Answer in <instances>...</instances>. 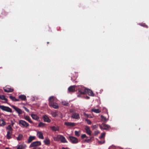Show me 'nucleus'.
Masks as SVG:
<instances>
[{
  "label": "nucleus",
  "mask_w": 149,
  "mask_h": 149,
  "mask_svg": "<svg viewBox=\"0 0 149 149\" xmlns=\"http://www.w3.org/2000/svg\"><path fill=\"white\" fill-rule=\"evenodd\" d=\"M78 90L77 96L79 97H81V95H84L86 93H87L90 96H94V94L91 90L87 89L84 87L79 88Z\"/></svg>",
  "instance_id": "1"
},
{
  "label": "nucleus",
  "mask_w": 149,
  "mask_h": 149,
  "mask_svg": "<svg viewBox=\"0 0 149 149\" xmlns=\"http://www.w3.org/2000/svg\"><path fill=\"white\" fill-rule=\"evenodd\" d=\"M0 109L3 111L10 113L12 112V110L11 109L8 107H6L3 105H0Z\"/></svg>",
  "instance_id": "2"
},
{
  "label": "nucleus",
  "mask_w": 149,
  "mask_h": 149,
  "mask_svg": "<svg viewBox=\"0 0 149 149\" xmlns=\"http://www.w3.org/2000/svg\"><path fill=\"white\" fill-rule=\"evenodd\" d=\"M68 140H70L73 144L77 143L78 142V140L77 138L73 136H69Z\"/></svg>",
  "instance_id": "3"
},
{
  "label": "nucleus",
  "mask_w": 149,
  "mask_h": 149,
  "mask_svg": "<svg viewBox=\"0 0 149 149\" xmlns=\"http://www.w3.org/2000/svg\"><path fill=\"white\" fill-rule=\"evenodd\" d=\"M41 145V143L40 141H36L32 143L30 145L29 147H37Z\"/></svg>",
  "instance_id": "4"
},
{
  "label": "nucleus",
  "mask_w": 149,
  "mask_h": 149,
  "mask_svg": "<svg viewBox=\"0 0 149 149\" xmlns=\"http://www.w3.org/2000/svg\"><path fill=\"white\" fill-rule=\"evenodd\" d=\"M11 106L17 113L19 115L22 114L24 112L21 109L16 107L14 105H12Z\"/></svg>",
  "instance_id": "5"
},
{
  "label": "nucleus",
  "mask_w": 149,
  "mask_h": 149,
  "mask_svg": "<svg viewBox=\"0 0 149 149\" xmlns=\"http://www.w3.org/2000/svg\"><path fill=\"white\" fill-rule=\"evenodd\" d=\"M100 128L101 129L107 130L110 127V126L108 125L105 124L104 123H102V124L99 125Z\"/></svg>",
  "instance_id": "6"
},
{
  "label": "nucleus",
  "mask_w": 149,
  "mask_h": 149,
  "mask_svg": "<svg viewBox=\"0 0 149 149\" xmlns=\"http://www.w3.org/2000/svg\"><path fill=\"white\" fill-rule=\"evenodd\" d=\"M19 123L21 124L24 127H27L29 126V124L24 120H19Z\"/></svg>",
  "instance_id": "7"
},
{
  "label": "nucleus",
  "mask_w": 149,
  "mask_h": 149,
  "mask_svg": "<svg viewBox=\"0 0 149 149\" xmlns=\"http://www.w3.org/2000/svg\"><path fill=\"white\" fill-rule=\"evenodd\" d=\"M71 117L74 119H79L80 118L78 113L74 112L72 113Z\"/></svg>",
  "instance_id": "8"
},
{
  "label": "nucleus",
  "mask_w": 149,
  "mask_h": 149,
  "mask_svg": "<svg viewBox=\"0 0 149 149\" xmlns=\"http://www.w3.org/2000/svg\"><path fill=\"white\" fill-rule=\"evenodd\" d=\"M42 118L44 121L45 122H47V123H50L51 122V120L49 118V117L46 115L43 116Z\"/></svg>",
  "instance_id": "9"
},
{
  "label": "nucleus",
  "mask_w": 149,
  "mask_h": 149,
  "mask_svg": "<svg viewBox=\"0 0 149 149\" xmlns=\"http://www.w3.org/2000/svg\"><path fill=\"white\" fill-rule=\"evenodd\" d=\"M76 86H72L69 87L68 88V90L70 92H74L76 91L75 87Z\"/></svg>",
  "instance_id": "10"
},
{
  "label": "nucleus",
  "mask_w": 149,
  "mask_h": 149,
  "mask_svg": "<svg viewBox=\"0 0 149 149\" xmlns=\"http://www.w3.org/2000/svg\"><path fill=\"white\" fill-rule=\"evenodd\" d=\"M49 105L50 107H52L53 108L55 109H58L59 108L58 104L55 102L52 103V105L49 104Z\"/></svg>",
  "instance_id": "11"
},
{
  "label": "nucleus",
  "mask_w": 149,
  "mask_h": 149,
  "mask_svg": "<svg viewBox=\"0 0 149 149\" xmlns=\"http://www.w3.org/2000/svg\"><path fill=\"white\" fill-rule=\"evenodd\" d=\"M64 125L68 126L74 127L75 124L74 123L65 122L64 123Z\"/></svg>",
  "instance_id": "12"
},
{
  "label": "nucleus",
  "mask_w": 149,
  "mask_h": 149,
  "mask_svg": "<svg viewBox=\"0 0 149 149\" xmlns=\"http://www.w3.org/2000/svg\"><path fill=\"white\" fill-rule=\"evenodd\" d=\"M4 91L6 92H12L14 90L13 88H10L6 87L5 88L3 89Z\"/></svg>",
  "instance_id": "13"
},
{
  "label": "nucleus",
  "mask_w": 149,
  "mask_h": 149,
  "mask_svg": "<svg viewBox=\"0 0 149 149\" xmlns=\"http://www.w3.org/2000/svg\"><path fill=\"white\" fill-rule=\"evenodd\" d=\"M13 132L7 131V134L6 135V138L9 139L12 138L11 136Z\"/></svg>",
  "instance_id": "14"
},
{
  "label": "nucleus",
  "mask_w": 149,
  "mask_h": 149,
  "mask_svg": "<svg viewBox=\"0 0 149 149\" xmlns=\"http://www.w3.org/2000/svg\"><path fill=\"white\" fill-rule=\"evenodd\" d=\"M19 98V100H20L22 101H25L26 99V96L23 95H20L18 96Z\"/></svg>",
  "instance_id": "15"
},
{
  "label": "nucleus",
  "mask_w": 149,
  "mask_h": 149,
  "mask_svg": "<svg viewBox=\"0 0 149 149\" xmlns=\"http://www.w3.org/2000/svg\"><path fill=\"white\" fill-rule=\"evenodd\" d=\"M0 99L3 100H4L5 101L4 102L5 103H6L8 104V100L6 98L5 96L4 95H0Z\"/></svg>",
  "instance_id": "16"
},
{
  "label": "nucleus",
  "mask_w": 149,
  "mask_h": 149,
  "mask_svg": "<svg viewBox=\"0 0 149 149\" xmlns=\"http://www.w3.org/2000/svg\"><path fill=\"white\" fill-rule=\"evenodd\" d=\"M85 129L86 131V133L89 135H91V131L90 130L89 127L88 126H86Z\"/></svg>",
  "instance_id": "17"
},
{
  "label": "nucleus",
  "mask_w": 149,
  "mask_h": 149,
  "mask_svg": "<svg viewBox=\"0 0 149 149\" xmlns=\"http://www.w3.org/2000/svg\"><path fill=\"white\" fill-rule=\"evenodd\" d=\"M38 137L41 139H43L44 138L42 133L41 132H38L37 133Z\"/></svg>",
  "instance_id": "18"
},
{
  "label": "nucleus",
  "mask_w": 149,
  "mask_h": 149,
  "mask_svg": "<svg viewBox=\"0 0 149 149\" xmlns=\"http://www.w3.org/2000/svg\"><path fill=\"white\" fill-rule=\"evenodd\" d=\"M60 140L62 143H65L67 142L65 137L62 135H61Z\"/></svg>",
  "instance_id": "19"
},
{
  "label": "nucleus",
  "mask_w": 149,
  "mask_h": 149,
  "mask_svg": "<svg viewBox=\"0 0 149 149\" xmlns=\"http://www.w3.org/2000/svg\"><path fill=\"white\" fill-rule=\"evenodd\" d=\"M54 97H50L49 99V104H50L51 105H52V103L54 102Z\"/></svg>",
  "instance_id": "20"
},
{
  "label": "nucleus",
  "mask_w": 149,
  "mask_h": 149,
  "mask_svg": "<svg viewBox=\"0 0 149 149\" xmlns=\"http://www.w3.org/2000/svg\"><path fill=\"white\" fill-rule=\"evenodd\" d=\"M36 137L35 136H29L28 139V142L29 143H30L33 140L35 139Z\"/></svg>",
  "instance_id": "21"
},
{
  "label": "nucleus",
  "mask_w": 149,
  "mask_h": 149,
  "mask_svg": "<svg viewBox=\"0 0 149 149\" xmlns=\"http://www.w3.org/2000/svg\"><path fill=\"white\" fill-rule=\"evenodd\" d=\"M9 97L12 101H14L15 102H16V101L19 102V101L20 100H19V99H17L15 98V97L12 96L11 95H10L9 96Z\"/></svg>",
  "instance_id": "22"
},
{
  "label": "nucleus",
  "mask_w": 149,
  "mask_h": 149,
  "mask_svg": "<svg viewBox=\"0 0 149 149\" xmlns=\"http://www.w3.org/2000/svg\"><path fill=\"white\" fill-rule=\"evenodd\" d=\"M26 145L24 144H22L18 146L17 149H24L26 147Z\"/></svg>",
  "instance_id": "23"
},
{
  "label": "nucleus",
  "mask_w": 149,
  "mask_h": 149,
  "mask_svg": "<svg viewBox=\"0 0 149 149\" xmlns=\"http://www.w3.org/2000/svg\"><path fill=\"white\" fill-rule=\"evenodd\" d=\"M31 116L32 118L35 120H38L39 119V118L35 114H31Z\"/></svg>",
  "instance_id": "24"
},
{
  "label": "nucleus",
  "mask_w": 149,
  "mask_h": 149,
  "mask_svg": "<svg viewBox=\"0 0 149 149\" xmlns=\"http://www.w3.org/2000/svg\"><path fill=\"white\" fill-rule=\"evenodd\" d=\"M50 129L52 130L55 131H58L59 130V127H55V126H51L50 127Z\"/></svg>",
  "instance_id": "25"
},
{
  "label": "nucleus",
  "mask_w": 149,
  "mask_h": 149,
  "mask_svg": "<svg viewBox=\"0 0 149 149\" xmlns=\"http://www.w3.org/2000/svg\"><path fill=\"white\" fill-rule=\"evenodd\" d=\"M62 103L63 105L65 106H69L70 105V104L68 102L65 101H62Z\"/></svg>",
  "instance_id": "26"
},
{
  "label": "nucleus",
  "mask_w": 149,
  "mask_h": 149,
  "mask_svg": "<svg viewBox=\"0 0 149 149\" xmlns=\"http://www.w3.org/2000/svg\"><path fill=\"white\" fill-rule=\"evenodd\" d=\"M6 123L3 119H0V126H3L5 125Z\"/></svg>",
  "instance_id": "27"
},
{
  "label": "nucleus",
  "mask_w": 149,
  "mask_h": 149,
  "mask_svg": "<svg viewBox=\"0 0 149 149\" xmlns=\"http://www.w3.org/2000/svg\"><path fill=\"white\" fill-rule=\"evenodd\" d=\"M24 118L27 120L28 121H29V123H32L33 122L31 120V118H30V117L28 116H26Z\"/></svg>",
  "instance_id": "28"
},
{
  "label": "nucleus",
  "mask_w": 149,
  "mask_h": 149,
  "mask_svg": "<svg viewBox=\"0 0 149 149\" xmlns=\"http://www.w3.org/2000/svg\"><path fill=\"white\" fill-rule=\"evenodd\" d=\"M61 135H57L56 137L54 138V140L55 141H58L60 140V136Z\"/></svg>",
  "instance_id": "29"
},
{
  "label": "nucleus",
  "mask_w": 149,
  "mask_h": 149,
  "mask_svg": "<svg viewBox=\"0 0 149 149\" xmlns=\"http://www.w3.org/2000/svg\"><path fill=\"white\" fill-rule=\"evenodd\" d=\"M91 111L92 112L96 113H99L101 112V111L98 109H93Z\"/></svg>",
  "instance_id": "30"
},
{
  "label": "nucleus",
  "mask_w": 149,
  "mask_h": 149,
  "mask_svg": "<svg viewBox=\"0 0 149 149\" xmlns=\"http://www.w3.org/2000/svg\"><path fill=\"white\" fill-rule=\"evenodd\" d=\"M6 130H8V131L13 132V129L10 125H9L6 128Z\"/></svg>",
  "instance_id": "31"
},
{
  "label": "nucleus",
  "mask_w": 149,
  "mask_h": 149,
  "mask_svg": "<svg viewBox=\"0 0 149 149\" xmlns=\"http://www.w3.org/2000/svg\"><path fill=\"white\" fill-rule=\"evenodd\" d=\"M101 117L102 119V120L103 122H106L107 120V118L105 117L104 116H103V115H101Z\"/></svg>",
  "instance_id": "32"
},
{
  "label": "nucleus",
  "mask_w": 149,
  "mask_h": 149,
  "mask_svg": "<svg viewBox=\"0 0 149 149\" xmlns=\"http://www.w3.org/2000/svg\"><path fill=\"white\" fill-rule=\"evenodd\" d=\"M23 137V135L22 134H19L18 136L17 137V140L18 141L21 140Z\"/></svg>",
  "instance_id": "33"
},
{
  "label": "nucleus",
  "mask_w": 149,
  "mask_h": 149,
  "mask_svg": "<svg viewBox=\"0 0 149 149\" xmlns=\"http://www.w3.org/2000/svg\"><path fill=\"white\" fill-rule=\"evenodd\" d=\"M44 141L45 144L46 145H48L50 143V141L49 139H46Z\"/></svg>",
  "instance_id": "34"
},
{
  "label": "nucleus",
  "mask_w": 149,
  "mask_h": 149,
  "mask_svg": "<svg viewBox=\"0 0 149 149\" xmlns=\"http://www.w3.org/2000/svg\"><path fill=\"white\" fill-rule=\"evenodd\" d=\"M45 123L40 122L39 123L38 127H43L45 126Z\"/></svg>",
  "instance_id": "35"
},
{
  "label": "nucleus",
  "mask_w": 149,
  "mask_h": 149,
  "mask_svg": "<svg viewBox=\"0 0 149 149\" xmlns=\"http://www.w3.org/2000/svg\"><path fill=\"white\" fill-rule=\"evenodd\" d=\"M80 132L77 131H75L74 132V134L75 135L77 136H80V134L79 132Z\"/></svg>",
  "instance_id": "36"
},
{
  "label": "nucleus",
  "mask_w": 149,
  "mask_h": 149,
  "mask_svg": "<svg viewBox=\"0 0 149 149\" xmlns=\"http://www.w3.org/2000/svg\"><path fill=\"white\" fill-rule=\"evenodd\" d=\"M85 120L86 122L87 123L88 125H91V122L90 120L88 119H86Z\"/></svg>",
  "instance_id": "37"
},
{
  "label": "nucleus",
  "mask_w": 149,
  "mask_h": 149,
  "mask_svg": "<svg viewBox=\"0 0 149 149\" xmlns=\"http://www.w3.org/2000/svg\"><path fill=\"white\" fill-rule=\"evenodd\" d=\"M105 133H102L101 134V135L100 137V138L101 139L104 138L105 136Z\"/></svg>",
  "instance_id": "38"
},
{
  "label": "nucleus",
  "mask_w": 149,
  "mask_h": 149,
  "mask_svg": "<svg viewBox=\"0 0 149 149\" xmlns=\"http://www.w3.org/2000/svg\"><path fill=\"white\" fill-rule=\"evenodd\" d=\"M52 115L53 117H56L57 116V114L55 112H53L52 113Z\"/></svg>",
  "instance_id": "39"
},
{
  "label": "nucleus",
  "mask_w": 149,
  "mask_h": 149,
  "mask_svg": "<svg viewBox=\"0 0 149 149\" xmlns=\"http://www.w3.org/2000/svg\"><path fill=\"white\" fill-rule=\"evenodd\" d=\"M2 15H7V13L4 10L1 13Z\"/></svg>",
  "instance_id": "40"
},
{
  "label": "nucleus",
  "mask_w": 149,
  "mask_h": 149,
  "mask_svg": "<svg viewBox=\"0 0 149 149\" xmlns=\"http://www.w3.org/2000/svg\"><path fill=\"white\" fill-rule=\"evenodd\" d=\"M23 107L25 111L28 112H29V110L26 107Z\"/></svg>",
  "instance_id": "41"
},
{
  "label": "nucleus",
  "mask_w": 149,
  "mask_h": 149,
  "mask_svg": "<svg viewBox=\"0 0 149 149\" xmlns=\"http://www.w3.org/2000/svg\"><path fill=\"white\" fill-rule=\"evenodd\" d=\"M141 25L142 26H144V27H146L147 28H148V26L147 25H146V24H145V23H143V24H141Z\"/></svg>",
  "instance_id": "42"
},
{
  "label": "nucleus",
  "mask_w": 149,
  "mask_h": 149,
  "mask_svg": "<svg viewBox=\"0 0 149 149\" xmlns=\"http://www.w3.org/2000/svg\"><path fill=\"white\" fill-rule=\"evenodd\" d=\"M86 137L87 136L85 134H83L81 136V138L82 139H84V138Z\"/></svg>",
  "instance_id": "43"
},
{
  "label": "nucleus",
  "mask_w": 149,
  "mask_h": 149,
  "mask_svg": "<svg viewBox=\"0 0 149 149\" xmlns=\"http://www.w3.org/2000/svg\"><path fill=\"white\" fill-rule=\"evenodd\" d=\"M99 133V132L98 131H95V132H94V134L96 135H97Z\"/></svg>",
  "instance_id": "44"
},
{
  "label": "nucleus",
  "mask_w": 149,
  "mask_h": 149,
  "mask_svg": "<svg viewBox=\"0 0 149 149\" xmlns=\"http://www.w3.org/2000/svg\"><path fill=\"white\" fill-rule=\"evenodd\" d=\"M97 127V125H95L92 126V128L93 129H95Z\"/></svg>",
  "instance_id": "45"
},
{
  "label": "nucleus",
  "mask_w": 149,
  "mask_h": 149,
  "mask_svg": "<svg viewBox=\"0 0 149 149\" xmlns=\"http://www.w3.org/2000/svg\"><path fill=\"white\" fill-rule=\"evenodd\" d=\"M99 143H100L102 144V143H104L105 142V141H104L103 142H102V141H99Z\"/></svg>",
  "instance_id": "46"
},
{
  "label": "nucleus",
  "mask_w": 149,
  "mask_h": 149,
  "mask_svg": "<svg viewBox=\"0 0 149 149\" xmlns=\"http://www.w3.org/2000/svg\"><path fill=\"white\" fill-rule=\"evenodd\" d=\"M90 139H86L85 140V141H86L87 142H88L90 141Z\"/></svg>",
  "instance_id": "47"
},
{
  "label": "nucleus",
  "mask_w": 149,
  "mask_h": 149,
  "mask_svg": "<svg viewBox=\"0 0 149 149\" xmlns=\"http://www.w3.org/2000/svg\"><path fill=\"white\" fill-rule=\"evenodd\" d=\"M86 98L87 99H89L90 98V97H88V96H87L86 97Z\"/></svg>",
  "instance_id": "48"
},
{
  "label": "nucleus",
  "mask_w": 149,
  "mask_h": 149,
  "mask_svg": "<svg viewBox=\"0 0 149 149\" xmlns=\"http://www.w3.org/2000/svg\"><path fill=\"white\" fill-rule=\"evenodd\" d=\"M62 149H67V148H64V147H62Z\"/></svg>",
  "instance_id": "49"
},
{
  "label": "nucleus",
  "mask_w": 149,
  "mask_h": 149,
  "mask_svg": "<svg viewBox=\"0 0 149 149\" xmlns=\"http://www.w3.org/2000/svg\"><path fill=\"white\" fill-rule=\"evenodd\" d=\"M32 149H37V147H34V148Z\"/></svg>",
  "instance_id": "50"
},
{
  "label": "nucleus",
  "mask_w": 149,
  "mask_h": 149,
  "mask_svg": "<svg viewBox=\"0 0 149 149\" xmlns=\"http://www.w3.org/2000/svg\"><path fill=\"white\" fill-rule=\"evenodd\" d=\"M115 147V146H114L113 145H112L111 146H110V147L109 148V149L110 148H111V147Z\"/></svg>",
  "instance_id": "51"
},
{
  "label": "nucleus",
  "mask_w": 149,
  "mask_h": 149,
  "mask_svg": "<svg viewBox=\"0 0 149 149\" xmlns=\"http://www.w3.org/2000/svg\"><path fill=\"white\" fill-rule=\"evenodd\" d=\"M37 149H41V148H40L37 147Z\"/></svg>",
  "instance_id": "52"
},
{
  "label": "nucleus",
  "mask_w": 149,
  "mask_h": 149,
  "mask_svg": "<svg viewBox=\"0 0 149 149\" xmlns=\"http://www.w3.org/2000/svg\"><path fill=\"white\" fill-rule=\"evenodd\" d=\"M70 112H72L73 111H72V110H70Z\"/></svg>",
  "instance_id": "53"
},
{
  "label": "nucleus",
  "mask_w": 149,
  "mask_h": 149,
  "mask_svg": "<svg viewBox=\"0 0 149 149\" xmlns=\"http://www.w3.org/2000/svg\"><path fill=\"white\" fill-rule=\"evenodd\" d=\"M47 44H49V42H47Z\"/></svg>",
  "instance_id": "54"
},
{
  "label": "nucleus",
  "mask_w": 149,
  "mask_h": 149,
  "mask_svg": "<svg viewBox=\"0 0 149 149\" xmlns=\"http://www.w3.org/2000/svg\"><path fill=\"white\" fill-rule=\"evenodd\" d=\"M13 124H14V123H12V125H13Z\"/></svg>",
  "instance_id": "55"
},
{
  "label": "nucleus",
  "mask_w": 149,
  "mask_h": 149,
  "mask_svg": "<svg viewBox=\"0 0 149 149\" xmlns=\"http://www.w3.org/2000/svg\"><path fill=\"white\" fill-rule=\"evenodd\" d=\"M1 114H0V118L1 117Z\"/></svg>",
  "instance_id": "56"
},
{
  "label": "nucleus",
  "mask_w": 149,
  "mask_h": 149,
  "mask_svg": "<svg viewBox=\"0 0 149 149\" xmlns=\"http://www.w3.org/2000/svg\"><path fill=\"white\" fill-rule=\"evenodd\" d=\"M71 80H72V78H71Z\"/></svg>",
  "instance_id": "57"
}]
</instances>
